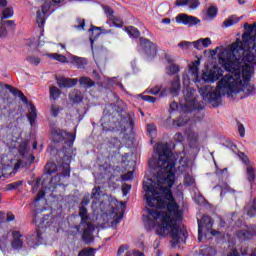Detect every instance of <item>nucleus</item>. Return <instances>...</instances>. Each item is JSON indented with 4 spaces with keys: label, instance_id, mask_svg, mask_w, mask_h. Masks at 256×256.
I'll return each instance as SVG.
<instances>
[{
    "label": "nucleus",
    "instance_id": "nucleus-1",
    "mask_svg": "<svg viewBox=\"0 0 256 256\" xmlns=\"http://www.w3.org/2000/svg\"><path fill=\"white\" fill-rule=\"evenodd\" d=\"M157 156L149 160V167L153 170L152 178L143 182L148 215H143L144 227L147 231L156 228V235L167 237L170 235L172 247L187 238V230L181 227L183 210L173 198L171 187L175 185V163L177 155L171 153L169 145L158 143L155 146ZM168 212L155 209H165Z\"/></svg>",
    "mask_w": 256,
    "mask_h": 256
},
{
    "label": "nucleus",
    "instance_id": "nucleus-2",
    "mask_svg": "<svg viewBox=\"0 0 256 256\" xmlns=\"http://www.w3.org/2000/svg\"><path fill=\"white\" fill-rule=\"evenodd\" d=\"M199 65H201L200 60L190 63L188 65V73L183 74L185 89L183 91L184 99L180 101V107L184 113L173 121L174 127H185L189 123V115L187 113L205 109V103L199 102L197 90L189 87L191 81L195 83L203 101L209 103L212 107H219L221 95H227L219 91V84H217L216 90H213L209 85L201 87V83H215V81H219V78L223 77V69L219 66H213L204 72L202 78H199Z\"/></svg>",
    "mask_w": 256,
    "mask_h": 256
},
{
    "label": "nucleus",
    "instance_id": "nucleus-3",
    "mask_svg": "<svg viewBox=\"0 0 256 256\" xmlns=\"http://www.w3.org/2000/svg\"><path fill=\"white\" fill-rule=\"evenodd\" d=\"M227 49H231V45L227 48L219 46L212 50L213 55H217V51H220L218 53V61L220 65L224 67L225 71L230 73L222 77L218 82V91L223 95H233V93H240L241 91L246 93V95H251L254 89L253 86L249 84V81H251L253 75H255V68H253L252 65L243 63V58L233 57V53L228 54L222 59L221 54L223 51H227Z\"/></svg>",
    "mask_w": 256,
    "mask_h": 256
},
{
    "label": "nucleus",
    "instance_id": "nucleus-4",
    "mask_svg": "<svg viewBox=\"0 0 256 256\" xmlns=\"http://www.w3.org/2000/svg\"><path fill=\"white\" fill-rule=\"evenodd\" d=\"M71 159H73V155L63 154L62 164H60L58 167L57 164L53 162L46 164L45 169L48 175H53V173L57 171L58 173L56 176L51 178L48 188H42L38 192L35 198V203L41 201V199H43L47 193H55V191H57V187H62V189H65V185H63V183H65V179H69L71 177V168L69 166Z\"/></svg>",
    "mask_w": 256,
    "mask_h": 256
},
{
    "label": "nucleus",
    "instance_id": "nucleus-5",
    "mask_svg": "<svg viewBox=\"0 0 256 256\" xmlns=\"http://www.w3.org/2000/svg\"><path fill=\"white\" fill-rule=\"evenodd\" d=\"M87 205H89V197H84L82 200V206L79 208L78 217H80L79 225L73 226L71 229V233H82V241L89 245V243H93V231H95V225L91 222V216H89V212L87 211Z\"/></svg>",
    "mask_w": 256,
    "mask_h": 256
},
{
    "label": "nucleus",
    "instance_id": "nucleus-6",
    "mask_svg": "<svg viewBox=\"0 0 256 256\" xmlns=\"http://www.w3.org/2000/svg\"><path fill=\"white\" fill-rule=\"evenodd\" d=\"M75 137V134L68 133L61 129L54 128L52 130V140L54 141V143H61L64 141V144L66 145L62 149V153L64 155H72Z\"/></svg>",
    "mask_w": 256,
    "mask_h": 256
},
{
    "label": "nucleus",
    "instance_id": "nucleus-7",
    "mask_svg": "<svg viewBox=\"0 0 256 256\" xmlns=\"http://www.w3.org/2000/svg\"><path fill=\"white\" fill-rule=\"evenodd\" d=\"M179 81H180L179 76H176L172 81L171 88H164L161 91V85H156L153 88L147 89L146 92L149 93L150 95H159L160 93V97H167L169 93H171V95H178L179 89H181V83Z\"/></svg>",
    "mask_w": 256,
    "mask_h": 256
},
{
    "label": "nucleus",
    "instance_id": "nucleus-8",
    "mask_svg": "<svg viewBox=\"0 0 256 256\" xmlns=\"http://www.w3.org/2000/svg\"><path fill=\"white\" fill-rule=\"evenodd\" d=\"M18 153L22 156L23 160H18V162L14 166V173H17L21 167H25L27 164L33 163L35 161V156L29 154V143L27 141H23L20 143L18 147Z\"/></svg>",
    "mask_w": 256,
    "mask_h": 256
},
{
    "label": "nucleus",
    "instance_id": "nucleus-9",
    "mask_svg": "<svg viewBox=\"0 0 256 256\" xmlns=\"http://www.w3.org/2000/svg\"><path fill=\"white\" fill-rule=\"evenodd\" d=\"M63 0H52L50 2H46L42 6V11H38L36 15V23L38 27H43L45 25V17H48V15H51L53 11H55L56 5H59Z\"/></svg>",
    "mask_w": 256,
    "mask_h": 256
},
{
    "label": "nucleus",
    "instance_id": "nucleus-10",
    "mask_svg": "<svg viewBox=\"0 0 256 256\" xmlns=\"http://www.w3.org/2000/svg\"><path fill=\"white\" fill-rule=\"evenodd\" d=\"M140 49L147 55L148 59H153L157 55V46L149 39L140 38Z\"/></svg>",
    "mask_w": 256,
    "mask_h": 256
},
{
    "label": "nucleus",
    "instance_id": "nucleus-11",
    "mask_svg": "<svg viewBox=\"0 0 256 256\" xmlns=\"http://www.w3.org/2000/svg\"><path fill=\"white\" fill-rule=\"evenodd\" d=\"M213 229V220L211 217L204 215L198 219V241L201 242L203 239V231H211Z\"/></svg>",
    "mask_w": 256,
    "mask_h": 256
},
{
    "label": "nucleus",
    "instance_id": "nucleus-12",
    "mask_svg": "<svg viewBox=\"0 0 256 256\" xmlns=\"http://www.w3.org/2000/svg\"><path fill=\"white\" fill-rule=\"evenodd\" d=\"M176 23L186 25L187 27H195V25L201 23V20L195 16L182 13L176 16Z\"/></svg>",
    "mask_w": 256,
    "mask_h": 256
},
{
    "label": "nucleus",
    "instance_id": "nucleus-13",
    "mask_svg": "<svg viewBox=\"0 0 256 256\" xmlns=\"http://www.w3.org/2000/svg\"><path fill=\"white\" fill-rule=\"evenodd\" d=\"M92 209L95 211V213H99V209L102 214H105V210H103V202H99V199H101V188L95 187L92 190Z\"/></svg>",
    "mask_w": 256,
    "mask_h": 256
},
{
    "label": "nucleus",
    "instance_id": "nucleus-14",
    "mask_svg": "<svg viewBox=\"0 0 256 256\" xmlns=\"http://www.w3.org/2000/svg\"><path fill=\"white\" fill-rule=\"evenodd\" d=\"M116 205L118 208H112V217L114 219L112 221V225H117L121 223L123 219V213L125 211V202L116 201Z\"/></svg>",
    "mask_w": 256,
    "mask_h": 256
},
{
    "label": "nucleus",
    "instance_id": "nucleus-15",
    "mask_svg": "<svg viewBox=\"0 0 256 256\" xmlns=\"http://www.w3.org/2000/svg\"><path fill=\"white\" fill-rule=\"evenodd\" d=\"M43 239V233H41V230H37L31 236H28L26 241L29 247L35 248L39 247V245H43Z\"/></svg>",
    "mask_w": 256,
    "mask_h": 256
},
{
    "label": "nucleus",
    "instance_id": "nucleus-16",
    "mask_svg": "<svg viewBox=\"0 0 256 256\" xmlns=\"http://www.w3.org/2000/svg\"><path fill=\"white\" fill-rule=\"evenodd\" d=\"M103 10L109 21L112 22L113 27H123V20L115 16V12L113 11V9H111L109 6H104Z\"/></svg>",
    "mask_w": 256,
    "mask_h": 256
},
{
    "label": "nucleus",
    "instance_id": "nucleus-17",
    "mask_svg": "<svg viewBox=\"0 0 256 256\" xmlns=\"http://www.w3.org/2000/svg\"><path fill=\"white\" fill-rule=\"evenodd\" d=\"M57 85L61 89H71V87H75L79 83V79L77 78H67V77H57L56 78Z\"/></svg>",
    "mask_w": 256,
    "mask_h": 256
},
{
    "label": "nucleus",
    "instance_id": "nucleus-18",
    "mask_svg": "<svg viewBox=\"0 0 256 256\" xmlns=\"http://www.w3.org/2000/svg\"><path fill=\"white\" fill-rule=\"evenodd\" d=\"M255 235H256V225L250 226L246 230H240L236 233V237L239 238L240 241H247Z\"/></svg>",
    "mask_w": 256,
    "mask_h": 256
},
{
    "label": "nucleus",
    "instance_id": "nucleus-19",
    "mask_svg": "<svg viewBox=\"0 0 256 256\" xmlns=\"http://www.w3.org/2000/svg\"><path fill=\"white\" fill-rule=\"evenodd\" d=\"M45 211V208H43L42 210H36L35 214H34V222L39 223L40 225H44V227H48L49 226V217H51V215L49 214H44L43 216L41 215V212Z\"/></svg>",
    "mask_w": 256,
    "mask_h": 256
},
{
    "label": "nucleus",
    "instance_id": "nucleus-20",
    "mask_svg": "<svg viewBox=\"0 0 256 256\" xmlns=\"http://www.w3.org/2000/svg\"><path fill=\"white\" fill-rule=\"evenodd\" d=\"M12 237H13V240L11 242L12 249H15V250L22 249L23 248V239H21V237H23V235L21 234V232L13 231Z\"/></svg>",
    "mask_w": 256,
    "mask_h": 256
},
{
    "label": "nucleus",
    "instance_id": "nucleus-21",
    "mask_svg": "<svg viewBox=\"0 0 256 256\" xmlns=\"http://www.w3.org/2000/svg\"><path fill=\"white\" fill-rule=\"evenodd\" d=\"M189 171H191V163L189 162V158L181 156L178 165V172L187 174Z\"/></svg>",
    "mask_w": 256,
    "mask_h": 256
},
{
    "label": "nucleus",
    "instance_id": "nucleus-22",
    "mask_svg": "<svg viewBox=\"0 0 256 256\" xmlns=\"http://www.w3.org/2000/svg\"><path fill=\"white\" fill-rule=\"evenodd\" d=\"M213 42L211 41V38H200L193 42L194 49H197L198 51H201L203 49H207L210 45H212Z\"/></svg>",
    "mask_w": 256,
    "mask_h": 256
},
{
    "label": "nucleus",
    "instance_id": "nucleus-23",
    "mask_svg": "<svg viewBox=\"0 0 256 256\" xmlns=\"http://www.w3.org/2000/svg\"><path fill=\"white\" fill-rule=\"evenodd\" d=\"M117 157L121 159V165L123 169H129L130 167H133L135 165V161L131 160V157H133V154L125 153V155L117 154Z\"/></svg>",
    "mask_w": 256,
    "mask_h": 256
},
{
    "label": "nucleus",
    "instance_id": "nucleus-24",
    "mask_svg": "<svg viewBox=\"0 0 256 256\" xmlns=\"http://www.w3.org/2000/svg\"><path fill=\"white\" fill-rule=\"evenodd\" d=\"M89 31L92 33V36L90 37V41H91L92 45H93V41H95V39L99 38L101 33H104L105 35L111 33V30L103 31V27H95V26H92Z\"/></svg>",
    "mask_w": 256,
    "mask_h": 256
},
{
    "label": "nucleus",
    "instance_id": "nucleus-25",
    "mask_svg": "<svg viewBox=\"0 0 256 256\" xmlns=\"http://www.w3.org/2000/svg\"><path fill=\"white\" fill-rule=\"evenodd\" d=\"M185 5H188L190 9H197L201 2L199 0H176L177 7H185Z\"/></svg>",
    "mask_w": 256,
    "mask_h": 256
},
{
    "label": "nucleus",
    "instance_id": "nucleus-26",
    "mask_svg": "<svg viewBox=\"0 0 256 256\" xmlns=\"http://www.w3.org/2000/svg\"><path fill=\"white\" fill-rule=\"evenodd\" d=\"M189 145L192 149H195L197 147V141H199V134L194 131H189L187 133Z\"/></svg>",
    "mask_w": 256,
    "mask_h": 256
},
{
    "label": "nucleus",
    "instance_id": "nucleus-27",
    "mask_svg": "<svg viewBox=\"0 0 256 256\" xmlns=\"http://www.w3.org/2000/svg\"><path fill=\"white\" fill-rule=\"evenodd\" d=\"M71 59L78 69H85V65H87V59L77 56H71Z\"/></svg>",
    "mask_w": 256,
    "mask_h": 256
},
{
    "label": "nucleus",
    "instance_id": "nucleus-28",
    "mask_svg": "<svg viewBox=\"0 0 256 256\" xmlns=\"http://www.w3.org/2000/svg\"><path fill=\"white\" fill-rule=\"evenodd\" d=\"M9 234L3 235L0 238V250L2 251V253H7V251H9Z\"/></svg>",
    "mask_w": 256,
    "mask_h": 256
},
{
    "label": "nucleus",
    "instance_id": "nucleus-29",
    "mask_svg": "<svg viewBox=\"0 0 256 256\" xmlns=\"http://www.w3.org/2000/svg\"><path fill=\"white\" fill-rule=\"evenodd\" d=\"M70 101L72 103H81L83 101V95H81V92L79 90H74L70 95H69Z\"/></svg>",
    "mask_w": 256,
    "mask_h": 256
},
{
    "label": "nucleus",
    "instance_id": "nucleus-30",
    "mask_svg": "<svg viewBox=\"0 0 256 256\" xmlns=\"http://www.w3.org/2000/svg\"><path fill=\"white\" fill-rule=\"evenodd\" d=\"M126 33L132 39H138L139 35H141V32H139V29L135 28V26L126 27Z\"/></svg>",
    "mask_w": 256,
    "mask_h": 256
},
{
    "label": "nucleus",
    "instance_id": "nucleus-31",
    "mask_svg": "<svg viewBox=\"0 0 256 256\" xmlns=\"http://www.w3.org/2000/svg\"><path fill=\"white\" fill-rule=\"evenodd\" d=\"M35 119H37V108L35 105L30 104V113L28 114V121L31 126L35 123Z\"/></svg>",
    "mask_w": 256,
    "mask_h": 256
},
{
    "label": "nucleus",
    "instance_id": "nucleus-32",
    "mask_svg": "<svg viewBox=\"0 0 256 256\" xmlns=\"http://www.w3.org/2000/svg\"><path fill=\"white\" fill-rule=\"evenodd\" d=\"M246 175L250 185H253L255 183V168L253 166H247Z\"/></svg>",
    "mask_w": 256,
    "mask_h": 256
},
{
    "label": "nucleus",
    "instance_id": "nucleus-33",
    "mask_svg": "<svg viewBox=\"0 0 256 256\" xmlns=\"http://www.w3.org/2000/svg\"><path fill=\"white\" fill-rule=\"evenodd\" d=\"M249 85H251L254 89V91L251 94H247L243 91L227 94V97H235L236 95H240V99H244V97H249L250 95H256L255 85L251 84V78L249 80Z\"/></svg>",
    "mask_w": 256,
    "mask_h": 256
},
{
    "label": "nucleus",
    "instance_id": "nucleus-34",
    "mask_svg": "<svg viewBox=\"0 0 256 256\" xmlns=\"http://www.w3.org/2000/svg\"><path fill=\"white\" fill-rule=\"evenodd\" d=\"M79 81H80V85L85 89H90V87H93V85H95V82H93L91 78L86 76L81 77Z\"/></svg>",
    "mask_w": 256,
    "mask_h": 256
},
{
    "label": "nucleus",
    "instance_id": "nucleus-35",
    "mask_svg": "<svg viewBox=\"0 0 256 256\" xmlns=\"http://www.w3.org/2000/svg\"><path fill=\"white\" fill-rule=\"evenodd\" d=\"M240 19L236 16H230L229 18H227L224 23L223 26L224 27H233V25H237V23H239Z\"/></svg>",
    "mask_w": 256,
    "mask_h": 256
},
{
    "label": "nucleus",
    "instance_id": "nucleus-36",
    "mask_svg": "<svg viewBox=\"0 0 256 256\" xmlns=\"http://www.w3.org/2000/svg\"><path fill=\"white\" fill-rule=\"evenodd\" d=\"M147 134L150 139H155V137H157V126H155V124H148Z\"/></svg>",
    "mask_w": 256,
    "mask_h": 256
},
{
    "label": "nucleus",
    "instance_id": "nucleus-37",
    "mask_svg": "<svg viewBox=\"0 0 256 256\" xmlns=\"http://www.w3.org/2000/svg\"><path fill=\"white\" fill-rule=\"evenodd\" d=\"M180 71L179 65L177 64H170L166 67V73L167 75H177V73Z\"/></svg>",
    "mask_w": 256,
    "mask_h": 256
},
{
    "label": "nucleus",
    "instance_id": "nucleus-38",
    "mask_svg": "<svg viewBox=\"0 0 256 256\" xmlns=\"http://www.w3.org/2000/svg\"><path fill=\"white\" fill-rule=\"evenodd\" d=\"M61 97V90L55 86L50 87V98L57 101Z\"/></svg>",
    "mask_w": 256,
    "mask_h": 256
},
{
    "label": "nucleus",
    "instance_id": "nucleus-39",
    "mask_svg": "<svg viewBox=\"0 0 256 256\" xmlns=\"http://www.w3.org/2000/svg\"><path fill=\"white\" fill-rule=\"evenodd\" d=\"M109 147L110 149H115L113 152L115 153V151H119V149H121V140H118L117 138H112L109 142Z\"/></svg>",
    "mask_w": 256,
    "mask_h": 256
},
{
    "label": "nucleus",
    "instance_id": "nucleus-40",
    "mask_svg": "<svg viewBox=\"0 0 256 256\" xmlns=\"http://www.w3.org/2000/svg\"><path fill=\"white\" fill-rule=\"evenodd\" d=\"M245 210L249 217H255V215H256V200H254L250 206H246Z\"/></svg>",
    "mask_w": 256,
    "mask_h": 256
},
{
    "label": "nucleus",
    "instance_id": "nucleus-41",
    "mask_svg": "<svg viewBox=\"0 0 256 256\" xmlns=\"http://www.w3.org/2000/svg\"><path fill=\"white\" fill-rule=\"evenodd\" d=\"M0 25H3L8 31L15 29V21L13 20H1Z\"/></svg>",
    "mask_w": 256,
    "mask_h": 256
},
{
    "label": "nucleus",
    "instance_id": "nucleus-42",
    "mask_svg": "<svg viewBox=\"0 0 256 256\" xmlns=\"http://www.w3.org/2000/svg\"><path fill=\"white\" fill-rule=\"evenodd\" d=\"M221 189L220 197H223L224 193H229L230 189L227 183L220 182L218 186H215L214 189Z\"/></svg>",
    "mask_w": 256,
    "mask_h": 256
},
{
    "label": "nucleus",
    "instance_id": "nucleus-43",
    "mask_svg": "<svg viewBox=\"0 0 256 256\" xmlns=\"http://www.w3.org/2000/svg\"><path fill=\"white\" fill-rule=\"evenodd\" d=\"M48 57H50V59H54L55 61H59L60 63H67V57L61 54H48Z\"/></svg>",
    "mask_w": 256,
    "mask_h": 256
},
{
    "label": "nucleus",
    "instance_id": "nucleus-44",
    "mask_svg": "<svg viewBox=\"0 0 256 256\" xmlns=\"http://www.w3.org/2000/svg\"><path fill=\"white\" fill-rule=\"evenodd\" d=\"M13 15H14L13 9L6 8L2 12L1 21H3V19H11V17H13Z\"/></svg>",
    "mask_w": 256,
    "mask_h": 256
},
{
    "label": "nucleus",
    "instance_id": "nucleus-45",
    "mask_svg": "<svg viewBox=\"0 0 256 256\" xmlns=\"http://www.w3.org/2000/svg\"><path fill=\"white\" fill-rule=\"evenodd\" d=\"M184 185H186V187H191V185H195V178L186 173L184 176Z\"/></svg>",
    "mask_w": 256,
    "mask_h": 256
},
{
    "label": "nucleus",
    "instance_id": "nucleus-46",
    "mask_svg": "<svg viewBox=\"0 0 256 256\" xmlns=\"http://www.w3.org/2000/svg\"><path fill=\"white\" fill-rule=\"evenodd\" d=\"M4 87L10 91V93H12V95H14L15 97H19L21 94L20 93H23L21 92V90L9 85V84H5Z\"/></svg>",
    "mask_w": 256,
    "mask_h": 256
},
{
    "label": "nucleus",
    "instance_id": "nucleus-47",
    "mask_svg": "<svg viewBox=\"0 0 256 256\" xmlns=\"http://www.w3.org/2000/svg\"><path fill=\"white\" fill-rule=\"evenodd\" d=\"M78 256H95V250L93 248H85L79 252Z\"/></svg>",
    "mask_w": 256,
    "mask_h": 256
},
{
    "label": "nucleus",
    "instance_id": "nucleus-48",
    "mask_svg": "<svg viewBox=\"0 0 256 256\" xmlns=\"http://www.w3.org/2000/svg\"><path fill=\"white\" fill-rule=\"evenodd\" d=\"M21 185H23V181H16L13 183H10L7 185V190L8 191H13V189H19V187H21Z\"/></svg>",
    "mask_w": 256,
    "mask_h": 256
},
{
    "label": "nucleus",
    "instance_id": "nucleus-49",
    "mask_svg": "<svg viewBox=\"0 0 256 256\" xmlns=\"http://www.w3.org/2000/svg\"><path fill=\"white\" fill-rule=\"evenodd\" d=\"M178 47L181 49H191V47H193V42L182 41L178 44Z\"/></svg>",
    "mask_w": 256,
    "mask_h": 256
},
{
    "label": "nucleus",
    "instance_id": "nucleus-50",
    "mask_svg": "<svg viewBox=\"0 0 256 256\" xmlns=\"http://www.w3.org/2000/svg\"><path fill=\"white\" fill-rule=\"evenodd\" d=\"M27 61L30 62L31 65H35V66L41 63V59L39 57H33V56L28 57Z\"/></svg>",
    "mask_w": 256,
    "mask_h": 256
},
{
    "label": "nucleus",
    "instance_id": "nucleus-51",
    "mask_svg": "<svg viewBox=\"0 0 256 256\" xmlns=\"http://www.w3.org/2000/svg\"><path fill=\"white\" fill-rule=\"evenodd\" d=\"M59 111H61V108L55 104L51 106V115L52 117H57L59 115Z\"/></svg>",
    "mask_w": 256,
    "mask_h": 256
},
{
    "label": "nucleus",
    "instance_id": "nucleus-52",
    "mask_svg": "<svg viewBox=\"0 0 256 256\" xmlns=\"http://www.w3.org/2000/svg\"><path fill=\"white\" fill-rule=\"evenodd\" d=\"M207 15L208 17H211V18L217 17V8H215V6L208 8Z\"/></svg>",
    "mask_w": 256,
    "mask_h": 256
},
{
    "label": "nucleus",
    "instance_id": "nucleus-53",
    "mask_svg": "<svg viewBox=\"0 0 256 256\" xmlns=\"http://www.w3.org/2000/svg\"><path fill=\"white\" fill-rule=\"evenodd\" d=\"M125 256H145V254L143 252H139L137 250H130V251L126 252Z\"/></svg>",
    "mask_w": 256,
    "mask_h": 256
},
{
    "label": "nucleus",
    "instance_id": "nucleus-54",
    "mask_svg": "<svg viewBox=\"0 0 256 256\" xmlns=\"http://www.w3.org/2000/svg\"><path fill=\"white\" fill-rule=\"evenodd\" d=\"M7 33H9V30L4 27L3 25L0 26V38L5 39L7 37Z\"/></svg>",
    "mask_w": 256,
    "mask_h": 256
},
{
    "label": "nucleus",
    "instance_id": "nucleus-55",
    "mask_svg": "<svg viewBox=\"0 0 256 256\" xmlns=\"http://www.w3.org/2000/svg\"><path fill=\"white\" fill-rule=\"evenodd\" d=\"M133 179V171H128L126 174L122 175V181H131Z\"/></svg>",
    "mask_w": 256,
    "mask_h": 256
},
{
    "label": "nucleus",
    "instance_id": "nucleus-56",
    "mask_svg": "<svg viewBox=\"0 0 256 256\" xmlns=\"http://www.w3.org/2000/svg\"><path fill=\"white\" fill-rule=\"evenodd\" d=\"M142 99L143 101H147L148 103H155L157 101V98L149 95H143Z\"/></svg>",
    "mask_w": 256,
    "mask_h": 256
},
{
    "label": "nucleus",
    "instance_id": "nucleus-57",
    "mask_svg": "<svg viewBox=\"0 0 256 256\" xmlns=\"http://www.w3.org/2000/svg\"><path fill=\"white\" fill-rule=\"evenodd\" d=\"M185 137L183 136L182 133H176L174 135V141H177V143H183Z\"/></svg>",
    "mask_w": 256,
    "mask_h": 256
},
{
    "label": "nucleus",
    "instance_id": "nucleus-58",
    "mask_svg": "<svg viewBox=\"0 0 256 256\" xmlns=\"http://www.w3.org/2000/svg\"><path fill=\"white\" fill-rule=\"evenodd\" d=\"M238 133L240 137H245V126L241 123H238Z\"/></svg>",
    "mask_w": 256,
    "mask_h": 256
},
{
    "label": "nucleus",
    "instance_id": "nucleus-59",
    "mask_svg": "<svg viewBox=\"0 0 256 256\" xmlns=\"http://www.w3.org/2000/svg\"><path fill=\"white\" fill-rule=\"evenodd\" d=\"M127 249H129V246H127V245L120 246L118 251H117V255L118 256L123 255V253H125V251H127Z\"/></svg>",
    "mask_w": 256,
    "mask_h": 256
},
{
    "label": "nucleus",
    "instance_id": "nucleus-60",
    "mask_svg": "<svg viewBox=\"0 0 256 256\" xmlns=\"http://www.w3.org/2000/svg\"><path fill=\"white\" fill-rule=\"evenodd\" d=\"M165 60L170 65H173L175 63V58H173V56L171 54H165Z\"/></svg>",
    "mask_w": 256,
    "mask_h": 256
},
{
    "label": "nucleus",
    "instance_id": "nucleus-61",
    "mask_svg": "<svg viewBox=\"0 0 256 256\" xmlns=\"http://www.w3.org/2000/svg\"><path fill=\"white\" fill-rule=\"evenodd\" d=\"M122 191L124 195H127V193H129V191H131V185L129 184H124L122 186Z\"/></svg>",
    "mask_w": 256,
    "mask_h": 256
},
{
    "label": "nucleus",
    "instance_id": "nucleus-62",
    "mask_svg": "<svg viewBox=\"0 0 256 256\" xmlns=\"http://www.w3.org/2000/svg\"><path fill=\"white\" fill-rule=\"evenodd\" d=\"M239 157H240V159H242V162H243L245 165H247V164L249 163V159L246 157L245 154L240 153V154H239Z\"/></svg>",
    "mask_w": 256,
    "mask_h": 256
},
{
    "label": "nucleus",
    "instance_id": "nucleus-63",
    "mask_svg": "<svg viewBox=\"0 0 256 256\" xmlns=\"http://www.w3.org/2000/svg\"><path fill=\"white\" fill-rule=\"evenodd\" d=\"M177 109H179V104H177V102H172L170 104V111H177Z\"/></svg>",
    "mask_w": 256,
    "mask_h": 256
},
{
    "label": "nucleus",
    "instance_id": "nucleus-64",
    "mask_svg": "<svg viewBox=\"0 0 256 256\" xmlns=\"http://www.w3.org/2000/svg\"><path fill=\"white\" fill-rule=\"evenodd\" d=\"M18 97H19V99H20L21 101H23L26 105H27V103H29V100L27 99V97H25V94L20 93V95H19Z\"/></svg>",
    "mask_w": 256,
    "mask_h": 256
}]
</instances>
